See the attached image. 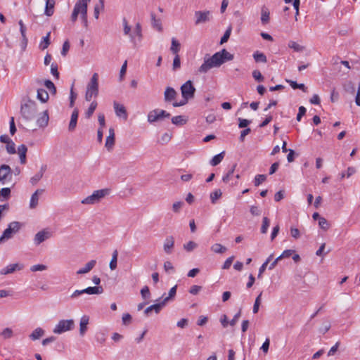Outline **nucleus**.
I'll return each mask as SVG.
<instances>
[{
  "label": "nucleus",
  "mask_w": 360,
  "mask_h": 360,
  "mask_svg": "<svg viewBox=\"0 0 360 360\" xmlns=\"http://www.w3.org/2000/svg\"><path fill=\"white\" fill-rule=\"evenodd\" d=\"M22 101L24 103H22L20 107V113L22 117L26 120H33L37 112V103L29 97L24 98Z\"/></svg>",
  "instance_id": "obj_1"
},
{
  "label": "nucleus",
  "mask_w": 360,
  "mask_h": 360,
  "mask_svg": "<svg viewBox=\"0 0 360 360\" xmlns=\"http://www.w3.org/2000/svg\"><path fill=\"white\" fill-rule=\"evenodd\" d=\"M223 64L222 56L220 52L215 53L212 56L205 58L204 63L198 68L200 73H206L214 67H219Z\"/></svg>",
  "instance_id": "obj_2"
},
{
  "label": "nucleus",
  "mask_w": 360,
  "mask_h": 360,
  "mask_svg": "<svg viewBox=\"0 0 360 360\" xmlns=\"http://www.w3.org/2000/svg\"><path fill=\"white\" fill-rule=\"evenodd\" d=\"M108 193L109 190L107 188L95 191L91 195L83 199L82 203L85 205L96 204Z\"/></svg>",
  "instance_id": "obj_3"
},
{
  "label": "nucleus",
  "mask_w": 360,
  "mask_h": 360,
  "mask_svg": "<svg viewBox=\"0 0 360 360\" xmlns=\"http://www.w3.org/2000/svg\"><path fill=\"white\" fill-rule=\"evenodd\" d=\"M21 224L18 221L11 222L8 228L6 229L1 236H0V243L4 240H8L12 238L13 234L16 233L21 228Z\"/></svg>",
  "instance_id": "obj_4"
},
{
  "label": "nucleus",
  "mask_w": 360,
  "mask_h": 360,
  "mask_svg": "<svg viewBox=\"0 0 360 360\" xmlns=\"http://www.w3.org/2000/svg\"><path fill=\"white\" fill-rule=\"evenodd\" d=\"M170 114L164 110L155 109L150 111L148 114V122L153 123L164 118H169Z\"/></svg>",
  "instance_id": "obj_5"
},
{
  "label": "nucleus",
  "mask_w": 360,
  "mask_h": 360,
  "mask_svg": "<svg viewBox=\"0 0 360 360\" xmlns=\"http://www.w3.org/2000/svg\"><path fill=\"white\" fill-rule=\"evenodd\" d=\"M75 325L74 321L70 320H60L58 323L55 326L53 333L56 334H61L64 332L70 330L73 328Z\"/></svg>",
  "instance_id": "obj_6"
},
{
  "label": "nucleus",
  "mask_w": 360,
  "mask_h": 360,
  "mask_svg": "<svg viewBox=\"0 0 360 360\" xmlns=\"http://www.w3.org/2000/svg\"><path fill=\"white\" fill-rule=\"evenodd\" d=\"M195 91L196 89L191 80H188L181 86V92L183 98H193Z\"/></svg>",
  "instance_id": "obj_7"
},
{
  "label": "nucleus",
  "mask_w": 360,
  "mask_h": 360,
  "mask_svg": "<svg viewBox=\"0 0 360 360\" xmlns=\"http://www.w3.org/2000/svg\"><path fill=\"white\" fill-rule=\"evenodd\" d=\"M53 236V232L48 228L44 229L37 232L34 238V242L36 245H39L44 241L49 239Z\"/></svg>",
  "instance_id": "obj_8"
},
{
  "label": "nucleus",
  "mask_w": 360,
  "mask_h": 360,
  "mask_svg": "<svg viewBox=\"0 0 360 360\" xmlns=\"http://www.w3.org/2000/svg\"><path fill=\"white\" fill-rule=\"evenodd\" d=\"M194 15L195 18V24L196 25L209 22L212 18V13L210 11H195Z\"/></svg>",
  "instance_id": "obj_9"
},
{
  "label": "nucleus",
  "mask_w": 360,
  "mask_h": 360,
  "mask_svg": "<svg viewBox=\"0 0 360 360\" xmlns=\"http://www.w3.org/2000/svg\"><path fill=\"white\" fill-rule=\"evenodd\" d=\"M12 169L8 165H1L0 166V184H5L11 179Z\"/></svg>",
  "instance_id": "obj_10"
},
{
  "label": "nucleus",
  "mask_w": 360,
  "mask_h": 360,
  "mask_svg": "<svg viewBox=\"0 0 360 360\" xmlns=\"http://www.w3.org/2000/svg\"><path fill=\"white\" fill-rule=\"evenodd\" d=\"M86 90L93 92L94 97L98 95V75L95 72L93 74L89 82L86 86Z\"/></svg>",
  "instance_id": "obj_11"
},
{
  "label": "nucleus",
  "mask_w": 360,
  "mask_h": 360,
  "mask_svg": "<svg viewBox=\"0 0 360 360\" xmlns=\"http://www.w3.org/2000/svg\"><path fill=\"white\" fill-rule=\"evenodd\" d=\"M91 0H78L75 5L72 13L71 15V20L75 22L77 19L78 14H82L84 6H86Z\"/></svg>",
  "instance_id": "obj_12"
},
{
  "label": "nucleus",
  "mask_w": 360,
  "mask_h": 360,
  "mask_svg": "<svg viewBox=\"0 0 360 360\" xmlns=\"http://www.w3.org/2000/svg\"><path fill=\"white\" fill-rule=\"evenodd\" d=\"M236 166V164L233 165L232 167L227 172V174L223 176L222 181L224 183L229 184L231 186H233L238 184V181L233 180V174Z\"/></svg>",
  "instance_id": "obj_13"
},
{
  "label": "nucleus",
  "mask_w": 360,
  "mask_h": 360,
  "mask_svg": "<svg viewBox=\"0 0 360 360\" xmlns=\"http://www.w3.org/2000/svg\"><path fill=\"white\" fill-rule=\"evenodd\" d=\"M174 248V238L172 236H167L164 241V252L167 255H170L173 252Z\"/></svg>",
  "instance_id": "obj_14"
},
{
  "label": "nucleus",
  "mask_w": 360,
  "mask_h": 360,
  "mask_svg": "<svg viewBox=\"0 0 360 360\" xmlns=\"http://www.w3.org/2000/svg\"><path fill=\"white\" fill-rule=\"evenodd\" d=\"M113 105L116 115L117 117H122L124 120H126L127 119L128 115L125 107L123 105L120 104L115 101L114 102Z\"/></svg>",
  "instance_id": "obj_15"
},
{
  "label": "nucleus",
  "mask_w": 360,
  "mask_h": 360,
  "mask_svg": "<svg viewBox=\"0 0 360 360\" xmlns=\"http://www.w3.org/2000/svg\"><path fill=\"white\" fill-rule=\"evenodd\" d=\"M115 145V131L113 128L109 129V135L106 138L105 146L108 150H111Z\"/></svg>",
  "instance_id": "obj_16"
},
{
  "label": "nucleus",
  "mask_w": 360,
  "mask_h": 360,
  "mask_svg": "<svg viewBox=\"0 0 360 360\" xmlns=\"http://www.w3.org/2000/svg\"><path fill=\"white\" fill-rule=\"evenodd\" d=\"M44 192V189H37L31 196L30 202V208L34 209L38 205L39 195Z\"/></svg>",
  "instance_id": "obj_17"
},
{
  "label": "nucleus",
  "mask_w": 360,
  "mask_h": 360,
  "mask_svg": "<svg viewBox=\"0 0 360 360\" xmlns=\"http://www.w3.org/2000/svg\"><path fill=\"white\" fill-rule=\"evenodd\" d=\"M164 307L165 303L161 301L159 303L152 304L147 307L144 311V314L146 316H148L149 313L151 312L152 311H154L155 314H158Z\"/></svg>",
  "instance_id": "obj_18"
},
{
  "label": "nucleus",
  "mask_w": 360,
  "mask_h": 360,
  "mask_svg": "<svg viewBox=\"0 0 360 360\" xmlns=\"http://www.w3.org/2000/svg\"><path fill=\"white\" fill-rule=\"evenodd\" d=\"M136 36L138 37V40L141 41L142 39V28L139 22L136 24L134 30L132 34H130L131 40L133 43L136 44Z\"/></svg>",
  "instance_id": "obj_19"
},
{
  "label": "nucleus",
  "mask_w": 360,
  "mask_h": 360,
  "mask_svg": "<svg viewBox=\"0 0 360 360\" xmlns=\"http://www.w3.org/2000/svg\"><path fill=\"white\" fill-rule=\"evenodd\" d=\"M23 267L22 265H20L19 264H13L7 266L6 267L2 269L0 271V274L2 275H6L8 274L13 273L16 269L20 270Z\"/></svg>",
  "instance_id": "obj_20"
},
{
  "label": "nucleus",
  "mask_w": 360,
  "mask_h": 360,
  "mask_svg": "<svg viewBox=\"0 0 360 360\" xmlns=\"http://www.w3.org/2000/svg\"><path fill=\"white\" fill-rule=\"evenodd\" d=\"M78 115L79 110L75 108L71 115L70 122L68 127L69 131H72L75 129L77 123Z\"/></svg>",
  "instance_id": "obj_21"
},
{
  "label": "nucleus",
  "mask_w": 360,
  "mask_h": 360,
  "mask_svg": "<svg viewBox=\"0 0 360 360\" xmlns=\"http://www.w3.org/2000/svg\"><path fill=\"white\" fill-rule=\"evenodd\" d=\"M176 91L172 87H167L165 91V101L166 102H169L173 101L176 96Z\"/></svg>",
  "instance_id": "obj_22"
},
{
  "label": "nucleus",
  "mask_w": 360,
  "mask_h": 360,
  "mask_svg": "<svg viewBox=\"0 0 360 360\" xmlns=\"http://www.w3.org/2000/svg\"><path fill=\"white\" fill-rule=\"evenodd\" d=\"M89 317L86 315H84L79 323V334L83 336L87 330V325L89 323Z\"/></svg>",
  "instance_id": "obj_23"
},
{
  "label": "nucleus",
  "mask_w": 360,
  "mask_h": 360,
  "mask_svg": "<svg viewBox=\"0 0 360 360\" xmlns=\"http://www.w3.org/2000/svg\"><path fill=\"white\" fill-rule=\"evenodd\" d=\"M56 0H46L44 14L47 16H51L54 13V6Z\"/></svg>",
  "instance_id": "obj_24"
},
{
  "label": "nucleus",
  "mask_w": 360,
  "mask_h": 360,
  "mask_svg": "<svg viewBox=\"0 0 360 360\" xmlns=\"http://www.w3.org/2000/svg\"><path fill=\"white\" fill-rule=\"evenodd\" d=\"M96 264V261L94 259L89 261V262H87L85 264L84 267L79 269L77 271V274H84L89 273L95 266Z\"/></svg>",
  "instance_id": "obj_25"
},
{
  "label": "nucleus",
  "mask_w": 360,
  "mask_h": 360,
  "mask_svg": "<svg viewBox=\"0 0 360 360\" xmlns=\"http://www.w3.org/2000/svg\"><path fill=\"white\" fill-rule=\"evenodd\" d=\"M83 291L89 295H99L103 292V288L102 286L88 287L83 289Z\"/></svg>",
  "instance_id": "obj_26"
},
{
  "label": "nucleus",
  "mask_w": 360,
  "mask_h": 360,
  "mask_svg": "<svg viewBox=\"0 0 360 360\" xmlns=\"http://www.w3.org/2000/svg\"><path fill=\"white\" fill-rule=\"evenodd\" d=\"M150 17H151L152 27L154 29H156L158 32H161L162 31L161 20L157 19L155 17V14L154 13H150Z\"/></svg>",
  "instance_id": "obj_27"
},
{
  "label": "nucleus",
  "mask_w": 360,
  "mask_h": 360,
  "mask_svg": "<svg viewBox=\"0 0 360 360\" xmlns=\"http://www.w3.org/2000/svg\"><path fill=\"white\" fill-rule=\"evenodd\" d=\"M44 330L41 328H37L32 331L29 337L32 340L34 341L41 338L44 335Z\"/></svg>",
  "instance_id": "obj_28"
},
{
  "label": "nucleus",
  "mask_w": 360,
  "mask_h": 360,
  "mask_svg": "<svg viewBox=\"0 0 360 360\" xmlns=\"http://www.w3.org/2000/svg\"><path fill=\"white\" fill-rule=\"evenodd\" d=\"M252 56L256 63H265L267 61L266 55L259 51H256L255 52H254Z\"/></svg>",
  "instance_id": "obj_29"
},
{
  "label": "nucleus",
  "mask_w": 360,
  "mask_h": 360,
  "mask_svg": "<svg viewBox=\"0 0 360 360\" xmlns=\"http://www.w3.org/2000/svg\"><path fill=\"white\" fill-rule=\"evenodd\" d=\"M49 122V115L46 111L37 119V124L39 127H45L47 126Z\"/></svg>",
  "instance_id": "obj_30"
},
{
  "label": "nucleus",
  "mask_w": 360,
  "mask_h": 360,
  "mask_svg": "<svg viewBox=\"0 0 360 360\" xmlns=\"http://www.w3.org/2000/svg\"><path fill=\"white\" fill-rule=\"evenodd\" d=\"M37 97L41 103H46L49 100V96L45 89H39L37 90Z\"/></svg>",
  "instance_id": "obj_31"
},
{
  "label": "nucleus",
  "mask_w": 360,
  "mask_h": 360,
  "mask_svg": "<svg viewBox=\"0 0 360 360\" xmlns=\"http://www.w3.org/2000/svg\"><path fill=\"white\" fill-rule=\"evenodd\" d=\"M261 21L263 25H266L269 22V11L265 6H262L261 10Z\"/></svg>",
  "instance_id": "obj_32"
},
{
  "label": "nucleus",
  "mask_w": 360,
  "mask_h": 360,
  "mask_svg": "<svg viewBox=\"0 0 360 360\" xmlns=\"http://www.w3.org/2000/svg\"><path fill=\"white\" fill-rule=\"evenodd\" d=\"M224 155H225V152L222 151L220 153L214 155L210 162V165L212 166L218 165L224 159Z\"/></svg>",
  "instance_id": "obj_33"
},
{
  "label": "nucleus",
  "mask_w": 360,
  "mask_h": 360,
  "mask_svg": "<svg viewBox=\"0 0 360 360\" xmlns=\"http://www.w3.org/2000/svg\"><path fill=\"white\" fill-rule=\"evenodd\" d=\"M97 105H98V103L96 101H94L91 102L89 108L87 109V110L85 112L86 118L89 119L92 116L95 110L97 108Z\"/></svg>",
  "instance_id": "obj_34"
},
{
  "label": "nucleus",
  "mask_w": 360,
  "mask_h": 360,
  "mask_svg": "<svg viewBox=\"0 0 360 360\" xmlns=\"http://www.w3.org/2000/svg\"><path fill=\"white\" fill-rule=\"evenodd\" d=\"M186 122L187 120L183 115H177L172 118V122L175 125H184Z\"/></svg>",
  "instance_id": "obj_35"
},
{
  "label": "nucleus",
  "mask_w": 360,
  "mask_h": 360,
  "mask_svg": "<svg viewBox=\"0 0 360 360\" xmlns=\"http://www.w3.org/2000/svg\"><path fill=\"white\" fill-rule=\"evenodd\" d=\"M176 289H177V285H174V287H172L169 291V294H168V296L165 297L162 302L165 303V305L166 304V303L170 300H172L175 295H176Z\"/></svg>",
  "instance_id": "obj_36"
},
{
  "label": "nucleus",
  "mask_w": 360,
  "mask_h": 360,
  "mask_svg": "<svg viewBox=\"0 0 360 360\" xmlns=\"http://www.w3.org/2000/svg\"><path fill=\"white\" fill-rule=\"evenodd\" d=\"M226 248L219 243H215L211 247V250L215 253L222 254L226 251Z\"/></svg>",
  "instance_id": "obj_37"
},
{
  "label": "nucleus",
  "mask_w": 360,
  "mask_h": 360,
  "mask_svg": "<svg viewBox=\"0 0 360 360\" xmlns=\"http://www.w3.org/2000/svg\"><path fill=\"white\" fill-rule=\"evenodd\" d=\"M50 35H51V32H48L46 36H45L44 37H43V39L42 41H41L40 44H39V48L41 49V50H44L48 48V46H49L50 44Z\"/></svg>",
  "instance_id": "obj_38"
},
{
  "label": "nucleus",
  "mask_w": 360,
  "mask_h": 360,
  "mask_svg": "<svg viewBox=\"0 0 360 360\" xmlns=\"http://www.w3.org/2000/svg\"><path fill=\"white\" fill-rule=\"evenodd\" d=\"M180 46H181L180 43L175 38H172V45L170 47L171 51L174 54H178V52L180 50Z\"/></svg>",
  "instance_id": "obj_39"
},
{
  "label": "nucleus",
  "mask_w": 360,
  "mask_h": 360,
  "mask_svg": "<svg viewBox=\"0 0 360 360\" xmlns=\"http://www.w3.org/2000/svg\"><path fill=\"white\" fill-rule=\"evenodd\" d=\"M286 81L288 83L290 84V86L293 89H299L302 90L304 92L307 91V89L304 84H297L295 81H292V80H286Z\"/></svg>",
  "instance_id": "obj_40"
},
{
  "label": "nucleus",
  "mask_w": 360,
  "mask_h": 360,
  "mask_svg": "<svg viewBox=\"0 0 360 360\" xmlns=\"http://www.w3.org/2000/svg\"><path fill=\"white\" fill-rule=\"evenodd\" d=\"M117 256H118V252L117 250H114L112 256L111 261L110 262L109 266L111 270H114L117 268Z\"/></svg>",
  "instance_id": "obj_41"
},
{
  "label": "nucleus",
  "mask_w": 360,
  "mask_h": 360,
  "mask_svg": "<svg viewBox=\"0 0 360 360\" xmlns=\"http://www.w3.org/2000/svg\"><path fill=\"white\" fill-rule=\"evenodd\" d=\"M13 335V330L10 328H4L2 332L0 333V336L3 338V339L6 340L11 338Z\"/></svg>",
  "instance_id": "obj_42"
},
{
  "label": "nucleus",
  "mask_w": 360,
  "mask_h": 360,
  "mask_svg": "<svg viewBox=\"0 0 360 360\" xmlns=\"http://www.w3.org/2000/svg\"><path fill=\"white\" fill-rule=\"evenodd\" d=\"M219 52L222 56L223 63L226 60L230 61L233 59V55L228 52L226 49H224Z\"/></svg>",
  "instance_id": "obj_43"
},
{
  "label": "nucleus",
  "mask_w": 360,
  "mask_h": 360,
  "mask_svg": "<svg viewBox=\"0 0 360 360\" xmlns=\"http://www.w3.org/2000/svg\"><path fill=\"white\" fill-rule=\"evenodd\" d=\"M99 4H96L94 7V15L95 18L98 19L99 17L100 10L104 8V0H98Z\"/></svg>",
  "instance_id": "obj_44"
},
{
  "label": "nucleus",
  "mask_w": 360,
  "mask_h": 360,
  "mask_svg": "<svg viewBox=\"0 0 360 360\" xmlns=\"http://www.w3.org/2000/svg\"><path fill=\"white\" fill-rule=\"evenodd\" d=\"M288 47L290 49H292L295 51L297 52H302L304 49V47L302 46H300L297 43L293 41H290L288 43Z\"/></svg>",
  "instance_id": "obj_45"
},
{
  "label": "nucleus",
  "mask_w": 360,
  "mask_h": 360,
  "mask_svg": "<svg viewBox=\"0 0 360 360\" xmlns=\"http://www.w3.org/2000/svg\"><path fill=\"white\" fill-rule=\"evenodd\" d=\"M222 193L220 189H217L210 194L212 203L214 204L216 200L221 197Z\"/></svg>",
  "instance_id": "obj_46"
},
{
  "label": "nucleus",
  "mask_w": 360,
  "mask_h": 360,
  "mask_svg": "<svg viewBox=\"0 0 360 360\" xmlns=\"http://www.w3.org/2000/svg\"><path fill=\"white\" fill-rule=\"evenodd\" d=\"M269 224H270V220L269 219V218L266 217H263L262 224L261 226V233H262L264 234L267 232Z\"/></svg>",
  "instance_id": "obj_47"
},
{
  "label": "nucleus",
  "mask_w": 360,
  "mask_h": 360,
  "mask_svg": "<svg viewBox=\"0 0 360 360\" xmlns=\"http://www.w3.org/2000/svg\"><path fill=\"white\" fill-rule=\"evenodd\" d=\"M11 188H3L0 190V197L1 196L4 200H8L11 197Z\"/></svg>",
  "instance_id": "obj_48"
},
{
  "label": "nucleus",
  "mask_w": 360,
  "mask_h": 360,
  "mask_svg": "<svg viewBox=\"0 0 360 360\" xmlns=\"http://www.w3.org/2000/svg\"><path fill=\"white\" fill-rule=\"evenodd\" d=\"M231 30H232V28H231V26H229L226 29V30L225 31L223 37L221 38L220 44H223L226 43L229 40V39L230 37V35H231Z\"/></svg>",
  "instance_id": "obj_49"
},
{
  "label": "nucleus",
  "mask_w": 360,
  "mask_h": 360,
  "mask_svg": "<svg viewBox=\"0 0 360 360\" xmlns=\"http://www.w3.org/2000/svg\"><path fill=\"white\" fill-rule=\"evenodd\" d=\"M262 295V292H261L255 299V304L253 306V309H252V311L254 314H257L259 311V305L261 304Z\"/></svg>",
  "instance_id": "obj_50"
},
{
  "label": "nucleus",
  "mask_w": 360,
  "mask_h": 360,
  "mask_svg": "<svg viewBox=\"0 0 360 360\" xmlns=\"http://www.w3.org/2000/svg\"><path fill=\"white\" fill-rule=\"evenodd\" d=\"M44 85L51 91V94H56V88L54 84L51 80L46 79L44 82Z\"/></svg>",
  "instance_id": "obj_51"
},
{
  "label": "nucleus",
  "mask_w": 360,
  "mask_h": 360,
  "mask_svg": "<svg viewBox=\"0 0 360 360\" xmlns=\"http://www.w3.org/2000/svg\"><path fill=\"white\" fill-rule=\"evenodd\" d=\"M6 148L9 154H15L16 153L15 146L12 140L6 143Z\"/></svg>",
  "instance_id": "obj_52"
},
{
  "label": "nucleus",
  "mask_w": 360,
  "mask_h": 360,
  "mask_svg": "<svg viewBox=\"0 0 360 360\" xmlns=\"http://www.w3.org/2000/svg\"><path fill=\"white\" fill-rule=\"evenodd\" d=\"M266 176L264 174H257L255 177L254 184L255 186H258L260 185L262 182H264L266 180Z\"/></svg>",
  "instance_id": "obj_53"
},
{
  "label": "nucleus",
  "mask_w": 360,
  "mask_h": 360,
  "mask_svg": "<svg viewBox=\"0 0 360 360\" xmlns=\"http://www.w3.org/2000/svg\"><path fill=\"white\" fill-rule=\"evenodd\" d=\"M96 339L98 343L103 345L105 342L106 335H105V333H103V332H98L96 335Z\"/></svg>",
  "instance_id": "obj_54"
},
{
  "label": "nucleus",
  "mask_w": 360,
  "mask_h": 360,
  "mask_svg": "<svg viewBox=\"0 0 360 360\" xmlns=\"http://www.w3.org/2000/svg\"><path fill=\"white\" fill-rule=\"evenodd\" d=\"M175 57L173 60V65H172V69L173 70L176 71L177 69L180 68L181 67V60L180 57L178 54H175Z\"/></svg>",
  "instance_id": "obj_55"
},
{
  "label": "nucleus",
  "mask_w": 360,
  "mask_h": 360,
  "mask_svg": "<svg viewBox=\"0 0 360 360\" xmlns=\"http://www.w3.org/2000/svg\"><path fill=\"white\" fill-rule=\"evenodd\" d=\"M198 245L193 241H189L188 243L184 245V248L187 252H191L197 248Z\"/></svg>",
  "instance_id": "obj_56"
},
{
  "label": "nucleus",
  "mask_w": 360,
  "mask_h": 360,
  "mask_svg": "<svg viewBox=\"0 0 360 360\" xmlns=\"http://www.w3.org/2000/svg\"><path fill=\"white\" fill-rule=\"evenodd\" d=\"M319 225L320 228L323 230H328L329 229V224L324 217L320 218L319 220Z\"/></svg>",
  "instance_id": "obj_57"
},
{
  "label": "nucleus",
  "mask_w": 360,
  "mask_h": 360,
  "mask_svg": "<svg viewBox=\"0 0 360 360\" xmlns=\"http://www.w3.org/2000/svg\"><path fill=\"white\" fill-rule=\"evenodd\" d=\"M252 77L256 81L259 82H262L264 79V77L262 76L261 72L257 70H255L252 72Z\"/></svg>",
  "instance_id": "obj_58"
},
{
  "label": "nucleus",
  "mask_w": 360,
  "mask_h": 360,
  "mask_svg": "<svg viewBox=\"0 0 360 360\" xmlns=\"http://www.w3.org/2000/svg\"><path fill=\"white\" fill-rule=\"evenodd\" d=\"M356 172V169L352 167H349L347 168V172L346 173H344L342 172L341 174V179H343L345 178V176H347V178L350 177L352 174H354Z\"/></svg>",
  "instance_id": "obj_59"
},
{
  "label": "nucleus",
  "mask_w": 360,
  "mask_h": 360,
  "mask_svg": "<svg viewBox=\"0 0 360 360\" xmlns=\"http://www.w3.org/2000/svg\"><path fill=\"white\" fill-rule=\"evenodd\" d=\"M238 122L239 128H245L251 123V120L243 118H238Z\"/></svg>",
  "instance_id": "obj_60"
},
{
  "label": "nucleus",
  "mask_w": 360,
  "mask_h": 360,
  "mask_svg": "<svg viewBox=\"0 0 360 360\" xmlns=\"http://www.w3.org/2000/svg\"><path fill=\"white\" fill-rule=\"evenodd\" d=\"M141 295L143 299L149 298L150 295L149 288L146 285L141 290Z\"/></svg>",
  "instance_id": "obj_61"
},
{
  "label": "nucleus",
  "mask_w": 360,
  "mask_h": 360,
  "mask_svg": "<svg viewBox=\"0 0 360 360\" xmlns=\"http://www.w3.org/2000/svg\"><path fill=\"white\" fill-rule=\"evenodd\" d=\"M344 88L345 91L352 94H353L355 91L354 85L352 82H347L346 84H345Z\"/></svg>",
  "instance_id": "obj_62"
},
{
  "label": "nucleus",
  "mask_w": 360,
  "mask_h": 360,
  "mask_svg": "<svg viewBox=\"0 0 360 360\" xmlns=\"http://www.w3.org/2000/svg\"><path fill=\"white\" fill-rule=\"evenodd\" d=\"M250 212L252 216H259L262 213L261 210L255 205L250 207Z\"/></svg>",
  "instance_id": "obj_63"
},
{
  "label": "nucleus",
  "mask_w": 360,
  "mask_h": 360,
  "mask_svg": "<svg viewBox=\"0 0 360 360\" xmlns=\"http://www.w3.org/2000/svg\"><path fill=\"white\" fill-rule=\"evenodd\" d=\"M42 174L41 173H37L34 176H33L31 179H30V183L32 184V185H35L37 184L39 181L40 179L42 178Z\"/></svg>",
  "instance_id": "obj_64"
}]
</instances>
